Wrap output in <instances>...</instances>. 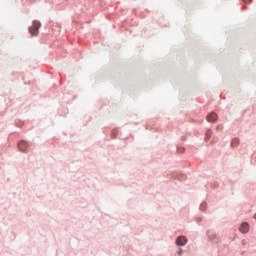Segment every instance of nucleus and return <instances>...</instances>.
<instances>
[{
  "instance_id": "9b49d317",
  "label": "nucleus",
  "mask_w": 256,
  "mask_h": 256,
  "mask_svg": "<svg viewBox=\"0 0 256 256\" xmlns=\"http://www.w3.org/2000/svg\"><path fill=\"white\" fill-rule=\"evenodd\" d=\"M245 3H251V0H244Z\"/></svg>"
},
{
  "instance_id": "0eeeda50",
  "label": "nucleus",
  "mask_w": 256,
  "mask_h": 256,
  "mask_svg": "<svg viewBox=\"0 0 256 256\" xmlns=\"http://www.w3.org/2000/svg\"><path fill=\"white\" fill-rule=\"evenodd\" d=\"M210 138H211V130H207L206 135H205V140L209 141Z\"/></svg>"
},
{
  "instance_id": "4468645a",
  "label": "nucleus",
  "mask_w": 256,
  "mask_h": 256,
  "mask_svg": "<svg viewBox=\"0 0 256 256\" xmlns=\"http://www.w3.org/2000/svg\"><path fill=\"white\" fill-rule=\"evenodd\" d=\"M254 219L256 220V214L254 215Z\"/></svg>"
},
{
  "instance_id": "20e7f679",
  "label": "nucleus",
  "mask_w": 256,
  "mask_h": 256,
  "mask_svg": "<svg viewBox=\"0 0 256 256\" xmlns=\"http://www.w3.org/2000/svg\"><path fill=\"white\" fill-rule=\"evenodd\" d=\"M176 244L180 245V246L186 245L187 244V238H185V236L178 237L177 240H176Z\"/></svg>"
},
{
  "instance_id": "9d476101",
  "label": "nucleus",
  "mask_w": 256,
  "mask_h": 256,
  "mask_svg": "<svg viewBox=\"0 0 256 256\" xmlns=\"http://www.w3.org/2000/svg\"><path fill=\"white\" fill-rule=\"evenodd\" d=\"M178 151H179L180 153H183V151H185V149H184V148H178Z\"/></svg>"
},
{
  "instance_id": "423d86ee",
  "label": "nucleus",
  "mask_w": 256,
  "mask_h": 256,
  "mask_svg": "<svg viewBox=\"0 0 256 256\" xmlns=\"http://www.w3.org/2000/svg\"><path fill=\"white\" fill-rule=\"evenodd\" d=\"M231 145H232V147H237V145H239V139H237V138L233 139L231 142Z\"/></svg>"
},
{
  "instance_id": "f03ea898",
  "label": "nucleus",
  "mask_w": 256,
  "mask_h": 256,
  "mask_svg": "<svg viewBox=\"0 0 256 256\" xmlns=\"http://www.w3.org/2000/svg\"><path fill=\"white\" fill-rule=\"evenodd\" d=\"M27 147H29V144H27V142L25 141H20L18 143V149L19 151H22V153H25V151H27Z\"/></svg>"
},
{
  "instance_id": "39448f33",
  "label": "nucleus",
  "mask_w": 256,
  "mask_h": 256,
  "mask_svg": "<svg viewBox=\"0 0 256 256\" xmlns=\"http://www.w3.org/2000/svg\"><path fill=\"white\" fill-rule=\"evenodd\" d=\"M207 121H209V123L217 121V114L215 112L208 114Z\"/></svg>"
},
{
  "instance_id": "f257e3e1",
  "label": "nucleus",
  "mask_w": 256,
  "mask_h": 256,
  "mask_svg": "<svg viewBox=\"0 0 256 256\" xmlns=\"http://www.w3.org/2000/svg\"><path fill=\"white\" fill-rule=\"evenodd\" d=\"M39 29H41V22L35 20L32 23V26L29 27V33L32 37H37L39 35Z\"/></svg>"
},
{
  "instance_id": "1a4fd4ad",
  "label": "nucleus",
  "mask_w": 256,
  "mask_h": 256,
  "mask_svg": "<svg viewBox=\"0 0 256 256\" xmlns=\"http://www.w3.org/2000/svg\"><path fill=\"white\" fill-rule=\"evenodd\" d=\"M241 244H242V245H247V240H242V241H241Z\"/></svg>"
},
{
  "instance_id": "6e6552de",
  "label": "nucleus",
  "mask_w": 256,
  "mask_h": 256,
  "mask_svg": "<svg viewBox=\"0 0 256 256\" xmlns=\"http://www.w3.org/2000/svg\"><path fill=\"white\" fill-rule=\"evenodd\" d=\"M208 237L210 239H215V237H217V235L213 234L212 232H208Z\"/></svg>"
},
{
  "instance_id": "7ed1b4c3",
  "label": "nucleus",
  "mask_w": 256,
  "mask_h": 256,
  "mask_svg": "<svg viewBox=\"0 0 256 256\" xmlns=\"http://www.w3.org/2000/svg\"><path fill=\"white\" fill-rule=\"evenodd\" d=\"M240 233H248L249 232V224L244 222L239 227Z\"/></svg>"
},
{
  "instance_id": "ddd939ff",
  "label": "nucleus",
  "mask_w": 256,
  "mask_h": 256,
  "mask_svg": "<svg viewBox=\"0 0 256 256\" xmlns=\"http://www.w3.org/2000/svg\"><path fill=\"white\" fill-rule=\"evenodd\" d=\"M218 129H223V125L218 126Z\"/></svg>"
},
{
  "instance_id": "f8f14e48",
  "label": "nucleus",
  "mask_w": 256,
  "mask_h": 256,
  "mask_svg": "<svg viewBox=\"0 0 256 256\" xmlns=\"http://www.w3.org/2000/svg\"><path fill=\"white\" fill-rule=\"evenodd\" d=\"M183 253V250H179L178 254L181 255Z\"/></svg>"
}]
</instances>
